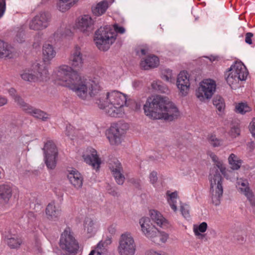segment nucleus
<instances>
[{
	"mask_svg": "<svg viewBox=\"0 0 255 255\" xmlns=\"http://www.w3.org/2000/svg\"><path fill=\"white\" fill-rule=\"evenodd\" d=\"M213 105L219 111H222L225 108V103L223 99L220 97L217 96L213 100Z\"/></svg>",
	"mask_w": 255,
	"mask_h": 255,
	"instance_id": "obj_38",
	"label": "nucleus"
},
{
	"mask_svg": "<svg viewBox=\"0 0 255 255\" xmlns=\"http://www.w3.org/2000/svg\"><path fill=\"white\" fill-rule=\"evenodd\" d=\"M60 3L58 5L59 9L62 11H65L70 7V3H68L71 0H58Z\"/></svg>",
	"mask_w": 255,
	"mask_h": 255,
	"instance_id": "obj_40",
	"label": "nucleus"
},
{
	"mask_svg": "<svg viewBox=\"0 0 255 255\" xmlns=\"http://www.w3.org/2000/svg\"><path fill=\"white\" fill-rule=\"evenodd\" d=\"M208 225L206 222H202L198 226H194L193 232L205 233L207 229Z\"/></svg>",
	"mask_w": 255,
	"mask_h": 255,
	"instance_id": "obj_42",
	"label": "nucleus"
},
{
	"mask_svg": "<svg viewBox=\"0 0 255 255\" xmlns=\"http://www.w3.org/2000/svg\"><path fill=\"white\" fill-rule=\"evenodd\" d=\"M18 194V189L9 185H0V204L5 205L9 203L12 197H16Z\"/></svg>",
	"mask_w": 255,
	"mask_h": 255,
	"instance_id": "obj_15",
	"label": "nucleus"
},
{
	"mask_svg": "<svg viewBox=\"0 0 255 255\" xmlns=\"http://www.w3.org/2000/svg\"><path fill=\"white\" fill-rule=\"evenodd\" d=\"M67 172V177L71 185L76 189L81 188L83 183V177L81 174L74 168L68 169Z\"/></svg>",
	"mask_w": 255,
	"mask_h": 255,
	"instance_id": "obj_21",
	"label": "nucleus"
},
{
	"mask_svg": "<svg viewBox=\"0 0 255 255\" xmlns=\"http://www.w3.org/2000/svg\"><path fill=\"white\" fill-rule=\"evenodd\" d=\"M84 57L80 46L75 45L71 50L69 57V62L72 68L81 69L84 64Z\"/></svg>",
	"mask_w": 255,
	"mask_h": 255,
	"instance_id": "obj_18",
	"label": "nucleus"
},
{
	"mask_svg": "<svg viewBox=\"0 0 255 255\" xmlns=\"http://www.w3.org/2000/svg\"><path fill=\"white\" fill-rule=\"evenodd\" d=\"M13 48L0 40V58H11Z\"/></svg>",
	"mask_w": 255,
	"mask_h": 255,
	"instance_id": "obj_29",
	"label": "nucleus"
},
{
	"mask_svg": "<svg viewBox=\"0 0 255 255\" xmlns=\"http://www.w3.org/2000/svg\"><path fill=\"white\" fill-rule=\"evenodd\" d=\"M252 111V108L250 107L246 103H239L236 106L235 111L236 113L245 114L247 112H250Z\"/></svg>",
	"mask_w": 255,
	"mask_h": 255,
	"instance_id": "obj_36",
	"label": "nucleus"
},
{
	"mask_svg": "<svg viewBox=\"0 0 255 255\" xmlns=\"http://www.w3.org/2000/svg\"><path fill=\"white\" fill-rule=\"evenodd\" d=\"M216 84L215 82L211 79H205L200 83L196 90V96L201 101L206 99H210L215 92Z\"/></svg>",
	"mask_w": 255,
	"mask_h": 255,
	"instance_id": "obj_12",
	"label": "nucleus"
},
{
	"mask_svg": "<svg viewBox=\"0 0 255 255\" xmlns=\"http://www.w3.org/2000/svg\"><path fill=\"white\" fill-rule=\"evenodd\" d=\"M162 78L165 80L166 82L172 83L173 82V78L172 75V72L170 69L164 70L162 72Z\"/></svg>",
	"mask_w": 255,
	"mask_h": 255,
	"instance_id": "obj_39",
	"label": "nucleus"
},
{
	"mask_svg": "<svg viewBox=\"0 0 255 255\" xmlns=\"http://www.w3.org/2000/svg\"><path fill=\"white\" fill-rule=\"evenodd\" d=\"M29 109L30 110H28L27 112V113L30 114L35 118L39 119L43 121H45L49 118V115L47 114L39 109H35L31 106Z\"/></svg>",
	"mask_w": 255,
	"mask_h": 255,
	"instance_id": "obj_31",
	"label": "nucleus"
},
{
	"mask_svg": "<svg viewBox=\"0 0 255 255\" xmlns=\"http://www.w3.org/2000/svg\"><path fill=\"white\" fill-rule=\"evenodd\" d=\"M113 2V0H104L99 2L95 6L92 7V12L96 16H100L105 12L110 3Z\"/></svg>",
	"mask_w": 255,
	"mask_h": 255,
	"instance_id": "obj_27",
	"label": "nucleus"
},
{
	"mask_svg": "<svg viewBox=\"0 0 255 255\" xmlns=\"http://www.w3.org/2000/svg\"><path fill=\"white\" fill-rule=\"evenodd\" d=\"M250 130L252 135L255 138V118H254L252 122L250 124Z\"/></svg>",
	"mask_w": 255,
	"mask_h": 255,
	"instance_id": "obj_50",
	"label": "nucleus"
},
{
	"mask_svg": "<svg viewBox=\"0 0 255 255\" xmlns=\"http://www.w3.org/2000/svg\"><path fill=\"white\" fill-rule=\"evenodd\" d=\"M116 34L110 25L101 27L95 32L94 40L97 47L101 50L106 51L115 42Z\"/></svg>",
	"mask_w": 255,
	"mask_h": 255,
	"instance_id": "obj_5",
	"label": "nucleus"
},
{
	"mask_svg": "<svg viewBox=\"0 0 255 255\" xmlns=\"http://www.w3.org/2000/svg\"><path fill=\"white\" fill-rule=\"evenodd\" d=\"M127 96L117 90H111L98 98L96 104L108 116L122 118L125 114L124 107L127 106Z\"/></svg>",
	"mask_w": 255,
	"mask_h": 255,
	"instance_id": "obj_3",
	"label": "nucleus"
},
{
	"mask_svg": "<svg viewBox=\"0 0 255 255\" xmlns=\"http://www.w3.org/2000/svg\"><path fill=\"white\" fill-rule=\"evenodd\" d=\"M136 250V244L134 240L129 233L121 235L118 247L120 255H134Z\"/></svg>",
	"mask_w": 255,
	"mask_h": 255,
	"instance_id": "obj_10",
	"label": "nucleus"
},
{
	"mask_svg": "<svg viewBox=\"0 0 255 255\" xmlns=\"http://www.w3.org/2000/svg\"><path fill=\"white\" fill-rule=\"evenodd\" d=\"M237 187L240 192L244 194L252 206L255 205V196L249 187V183L247 180L240 179L237 181Z\"/></svg>",
	"mask_w": 255,
	"mask_h": 255,
	"instance_id": "obj_19",
	"label": "nucleus"
},
{
	"mask_svg": "<svg viewBox=\"0 0 255 255\" xmlns=\"http://www.w3.org/2000/svg\"><path fill=\"white\" fill-rule=\"evenodd\" d=\"M47 218L50 220H56L59 218L61 214V209L56 206L54 202L48 204L45 209Z\"/></svg>",
	"mask_w": 255,
	"mask_h": 255,
	"instance_id": "obj_23",
	"label": "nucleus"
},
{
	"mask_svg": "<svg viewBox=\"0 0 255 255\" xmlns=\"http://www.w3.org/2000/svg\"><path fill=\"white\" fill-rule=\"evenodd\" d=\"M141 230L144 235L156 244L165 243L168 238V235L163 232H160L146 217H142L139 221Z\"/></svg>",
	"mask_w": 255,
	"mask_h": 255,
	"instance_id": "obj_4",
	"label": "nucleus"
},
{
	"mask_svg": "<svg viewBox=\"0 0 255 255\" xmlns=\"http://www.w3.org/2000/svg\"><path fill=\"white\" fill-rule=\"evenodd\" d=\"M24 39V34L23 33H20L19 35H17L16 37V40L18 42H22L23 41V39Z\"/></svg>",
	"mask_w": 255,
	"mask_h": 255,
	"instance_id": "obj_53",
	"label": "nucleus"
},
{
	"mask_svg": "<svg viewBox=\"0 0 255 255\" xmlns=\"http://www.w3.org/2000/svg\"><path fill=\"white\" fill-rule=\"evenodd\" d=\"M109 231L111 232H115V229L114 228H112V227H110L109 228Z\"/></svg>",
	"mask_w": 255,
	"mask_h": 255,
	"instance_id": "obj_57",
	"label": "nucleus"
},
{
	"mask_svg": "<svg viewBox=\"0 0 255 255\" xmlns=\"http://www.w3.org/2000/svg\"><path fill=\"white\" fill-rule=\"evenodd\" d=\"M207 140L209 143L214 147L221 146L223 145V140L218 138L215 135L211 134L208 135Z\"/></svg>",
	"mask_w": 255,
	"mask_h": 255,
	"instance_id": "obj_37",
	"label": "nucleus"
},
{
	"mask_svg": "<svg viewBox=\"0 0 255 255\" xmlns=\"http://www.w3.org/2000/svg\"><path fill=\"white\" fill-rule=\"evenodd\" d=\"M228 161L231 168L233 170L239 169L242 163V161L234 153L230 155L228 158Z\"/></svg>",
	"mask_w": 255,
	"mask_h": 255,
	"instance_id": "obj_32",
	"label": "nucleus"
},
{
	"mask_svg": "<svg viewBox=\"0 0 255 255\" xmlns=\"http://www.w3.org/2000/svg\"><path fill=\"white\" fill-rule=\"evenodd\" d=\"M8 93L10 96H11L12 98L14 99V97L15 96H18L19 95H17L16 93V91L13 88H10L8 90Z\"/></svg>",
	"mask_w": 255,
	"mask_h": 255,
	"instance_id": "obj_51",
	"label": "nucleus"
},
{
	"mask_svg": "<svg viewBox=\"0 0 255 255\" xmlns=\"http://www.w3.org/2000/svg\"><path fill=\"white\" fill-rule=\"evenodd\" d=\"M128 128L126 123H113L108 132L107 137L112 145H119L122 142V137Z\"/></svg>",
	"mask_w": 255,
	"mask_h": 255,
	"instance_id": "obj_9",
	"label": "nucleus"
},
{
	"mask_svg": "<svg viewBox=\"0 0 255 255\" xmlns=\"http://www.w3.org/2000/svg\"><path fill=\"white\" fill-rule=\"evenodd\" d=\"M6 243L8 247L11 249H17L19 248L22 243V240L18 237H12L7 239Z\"/></svg>",
	"mask_w": 255,
	"mask_h": 255,
	"instance_id": "obj_34",
	"label": "nucleus"
},
{
	"mask_svg": "<svg viewBox=\"0 0 255 255\" xmlns=\"http://www.w3.org/2000/svg\"><path fill=\"white\" fill-rule=\"evenodd\" d=\"M59 246L62 250L69 254L75 253L78 251V244L72 235L69 228H66L61 234Z\"/></svg>",
	"mask_w": 255,
	"mask_h": 255,
	"instance_id": "obj_11",
	"label": "nucleus"
},
{
	"mask_svg": "<svg viewBox=\"0 0 255 255\" xmlns=\"http://www.w3.org/2000/svg\"><path fill=\"white\" fill-rule=\"evenodd\" d=\"M20 77L23 80L30 82L46 81L48 78V70L39 64L21 71Z\"/></svg>",
	"mask_w": 255,
	"mask_h": 255,
	"instance_id": "obj_7",
	"label": "nucleus"
},
{
	"mask_svg": "<svg viewBox=\"0 0 255 255\" xmlns=\"http://www.w3.org/2000/svg\"><path fill=\"white\" fill-rule=\"evenodd\" d=\"M76 132L77 130H76L74 127L71 125H68L66 126L65 134L71 139L73 138V137L76 134Z\"/></svg>",
	"mask_w": 255,
	"mask_h": 255,
	"instance_id": "obj_41",
	"label": "nucleus"
},
{
	"mask_svg": "<svg viewBox=\"0 0 255 255\" xmlns=\"http://www.w3.org/2000/svg\"><path fill=\"white\" fill-rule=\"evenodd\" d=\"M159 64V58L155 55H151L141 61L140 66L142 69L148 70L150 68L156 67Z\"/></svg>",
	"mask_w": 255,
	"mask_h": 255,
	"instance_id": "obj_25",
	"label": "nucleus"
},
{
	"mask_svg": "<svg viewBox=\"0 0 255 255\" xmlns=\"http://www.w3.org/2000/svg\"><path fill=\"white\" fill-rule=\"evenodd\" d=\"M45 163L48 169H54L56 165L58 150L56 145L52 140H48L43 148Z\"/></svg>",
	"mask_w": 255,
	"mask_h": 255,
	"instance_id": "obj_13",
	"label": "nucleus"
},
{
	"mask_svg": "<svg viewBox=\"0 0 255 255\" xmlns=\"http://www.w3.org/2000/svg\"><path fill=\"white\" fill-rule=\"evenodd\" d=\"M253 34L251 32H248L246 34L245 41L249 44H252V38L253 37Z\"/></svg>",
	"mask_w": 255,
	"mask_h": 255,
	"instance_id": "obj_49",
	"label": "nucleus"
},
{
	"mask_svg": "<svg viewBox=\"0 0 255 255\" xmlns=\"http://www.w3.org/2000/svg\"><path fill=\"white\" fill-rule=\"evenodd\" d=\"M180 211L183 216L185 218L190 217L189 206L187 204H182L180 206Z\"/></svg>",
	"mask_w": 255,
	"mask_h": 255,
	"instance_id": "obj_43",
	"label": "nucleus"
},
{
	"mask_svg": "<svg viewBox=\"0 0 255 255\" xmlns=\"http://www.w3.org/2000/svg\"><path fill=\"white\" fill-rule=\"evenodd\" d=\"M148 178L150 183L155 185L158 180L157 173L154 171L151 172L149 175Z\"/></svg>",
	"mask_w": 255,
	"mask_h": 255,
	"instance_id": "obj_44",
	"label": "nucleus"
},
{
	"mask_svg": "<svg viewBox=\"0 0 255 255\" xmlns=\"http://www.w3.org/2000/svg\"><path fill=\"white\" fill-rule=\"evenodd\" d=\"M176 86L182 96H186L190 87V77L188 73L185 71H181L178 75Z\"/></svg>",
	"mask_w": 255,
	"mask_h": 255,
	"instance_id": "obj_17",
	"label": "nucleus"
},
{
	"mask_svg": "<svg viewBox=\"0 0 255 255\" xmlns=\"http://www.w3.org/2000/svg\"><path fill=\"white\" fill-rule=\"evenodd\" d=\"M14 101L17 105L26 113H27L28 110H30L29 108L31 106L25 103L24 100L19 95L14 97Z\"/></svg>",
	"mask_w": 255,
	"mask_h": 255,
	"instance_id": "obj_35",
	"label": "nucleus"
},
{
	"mask_svg": "<svg viewBox=\"0 0 255 255\" xmlns=\"http://www.w3.org/2000/svg\"><path fill=\"white\" fill-rule=\"evenodd\" d=\"M94 21L91 16L84 15L78 20L77 27L83 33L89 35L94 30Z\"/></svg>",
	"mask_w": 255,
	"mask_h": 255,
	"instance_id": "obj_20",
	"label": "nucleus"
},
{
	"mask_svg": "<svg viewBox=\"0 0 255 255\" xmlns=\"http://www.w3.org/2000/svg\"><path fill=\"white\" fill-rule=\"evenodd\" d=\"M89 255H101V254L98 251L93 250L90 252Z\"/></svg>",
	"mask_w": 255,
	"mask_h": 255,
	"instance_id": "obj_55",
	"label": "nucleus"
},
{
	"mask_svg": "<svg viewBox=\"0 0 255 255\" xmlns=\"http://www.w3.org/2000/svg\"><path fill=\"white\" fill-rule=\"evenodd\" d=\"M6 9L5 0H0V18L3 15Z\"/></svg>",
	"mask_w": 255,
	"mask_h": 255,
	"instance_id": "obj_46",
	"label": "nucleus"
},
{
	"mask_svg": "<svg viewBox=\"0 0 255 255\" xmlns=\"http://www.w3.org/2000/svg\"><path fill=\"white\" fill-rule=\"evenodd\" d=\"M194 233L198 239L203 240L205 237V235L202 234V233L196 231V232H194Z\"/></svg>",
	"mask_w": 255,
	"mask_h": 255,
	"instance_id": "obj_52",
	"label": "nucleus"
},
{
	"mask_svg": "<svg viewBox=\"0 0 255 255\" xmlns=\"http://www.w3.org/2000/svg\"><path fill=\"white\" fill-rule=\"evenodd\" d=\"M84 161L91 165L94 169H98L101 164V160L96 150L92 147L87 148L83 154Z\"/></svg>",
	"mask_w": 255,
	"mask_h": 255,
	"instance_id": "obj_16",
	"label": "nucleus"
},
{
	"mask_svg": "<svg viewBox=\"0 0 255 255\" xmlns=\"http://www.w3.org/2000/svg\"><path fill=\"white\" fill-rule=\"evenodd\" d=\"M209 155L213 161L215 163L216 167L220 170L221 172L224 175L226 173V168L222 161L219 160L218 156L213 152H210Z\"/></svg>",
	"mask_w": 255,
	"mask_h": 255,
	"instance_id": "obj_33",
	"label": "nucleus"
},
{
	"mask_svg": "<svg viewBox=\"0 0 255 255\" xmlns=\"http://www.w3.org/2000/svg\"><path fill=\"white\" fill-rule=\"evenodd\" d=\"M149 215L151 220L157 226L163 227L166 226L168 223V221L163 217L162 214L156 210H150Z\"/></svg>",
	"mask_w": 255,
	"mask_h": 255,
	"instance_id": "obj_24",
	"label": "nucleus"
},
{
	"mask_svg": "<svg viewBox=\"0 0 255 255\" xmlns=\"http://www.w3.org/2000/svg\"><path fill=\"white\" fill-rule=\"evenodd\" d=\"M114 30H113L115 32L123 34L125 32V29L122 26H119L118 24H114Z\"/></svg>",
	"mask_w": 255,
	"mask_h": 255,
	"instance_id": "obj_48",
	"label": "nucleus"
},
{
	"mask_svg": "<svg viewBox=\"0 0 255 255\" xmlns=\"http://www.w3.org/2000/svg\"><path fill=\"white\" fill-rule=\"evenodd\" d=\"M248 74V70L243 63L235 62L230 68L227 82L232 88H236L240 81L246 79Z\"/></svg>",
	"mask_w": 255,
	"mask_h": 255,
	"instance_id": "obj_8",
	"label": "nucleus"
},
{
	"mask_svg": "<svg viewBox=\"0 0 255 255\" xmlns=\"http://www.w3.org/2000/svg\"><path fill=\"white\" fill-rule=\"evenodd\" d=\"M54 83L70 88L84 100L101 96L102 88L98 82L82 78L74 73L73 68L67 65L57 67L52 74Z\"/></svg>",
	"mask_w": 255,
	"mask_h": 255,
	"instance_id": "obj_1",
	"label": "nucleus"
},
{
	"mask_svg": "<svg viewBox=\"0 0 255 255\" xmlns=\"http://www.w3.org/2000/svg\"><path fill=\"white\" fill-rule=\"evenodd\" d=\"M208 58L210 60L211 62H213L216 60L217 57L211 56L209 57H208Z\"/></svg>",
	"mask_w": 255,
	"mask_h": 255,
	"instance_id": "obj_56",
	"label": "nucleus"
},
{
	"mask_svg": "<svg viewBox=\"0 0 255 255\" xmlns=\"http://www.w3.org/2000/svg\"><path fill=\"white\" fill-rule=\"evenodd\" d=\"M1 176H2V172H1V170H0V178L1 177Z\"/></svg>",
	"mask_w": 255,
	"mask_h": 255,
	"instance_id": "obj_58",
	"label": "nucleus"
},
{
	"mask_svg": "<svg viewBox=\"0 0 255 255\" xmlns=\"http://www.w3.org/2000/svg\"><path fill=\"white\" fill-rule=\"evenodd\" d=\"M143 108L144 114L153 119L172 121L180 116L177 107L166 97L156 95L149 97Z\"/></svg>",
	"mask_w": 255,
	"mask_h": 255,
	"instance_id": "obj_2",
	"label": "nucleus"
},
{
	"mask_svg": "<svg viewBox=\"0 0 255 255\" xmlns=\"http://www.w3.org/2000/svg\"><path fill=\"white\" fill-rule=\"evenodd\" d=\"M166 199L168 203L174 212H176L177 208L176 206L177 200L178 198V193L177 191L171 192L167 191L166 193Z\"/></svg>",
	"mask_w": 255,
	"mask_h": 255,
	"instance_id": "obj_30",
	"label": "nucleus"
},
{
	"mask_svg": "<svg viewBox=\"0 0 255 255\" xmlns=\"http://www.w3.org/2000/svg\"><path fill=\"white\" fill-rule=\"evenodd\" d=\"M56 55V51L52 45L45 43L42 47L43 60L44 62L49 63Z\"/></svg>",
	"mask_w": 255,
	"mask_h": 255,
	"instance_id": "obj_26",
	"label": "nucleus"
},
{
	"mask_svg": "<svg viewBox=\"0 0 255 255\" xmlns=\"http://www.w3.org/2000/svg\"><path fill=\"white\" fill-rule=\"evenodd\" d=\"M209 179L212 203L217 206L220 204V200L223 194V178L218 169L214 167L211 170Z\"/></svg>",
	"mask_w": 255,
	"mask_h": 255,
	"instance_id": "obj_6",
	"label": "nucleus"
},
{
	"mask_svg": "<svg viewBox=\"0 0 255 255\" xmlns=\"http://www.w3.org/2000/svg\"><path fill=\"white\" fill-rule=\"evenodd\" d=\"M99 228L98 223L90 218H87L85 222L84 229L90 234H94Z\"/></svg>",
	"mask_w": 255,
	"mask_h": 255,
	"instance_id": "obj_28",
	"label": "nucleus"
},
{
	"mask_svg": "<svg viewBox=\"0 0 255 255\" xmlns=\"http://www.w3.org/2000/svg\"><path fill=\"white\" fill-rule=\"evenodd\" d=\"M50 19L49 15L45 12L40 13L35 16L29 22V29L40 30L46 28Z\"/></svg>",
	"mask_w": 255,
	"mask_h": 255,
	"instance_id": "obj_14",
	"label": "nucleus"
},
{
	"mask_svg": "<svg viewBox=\"0 0 255 255\" xmlns=\"http://www.w3.org/2000/svg\"><path fill=\"white\" fill-rule=\"evenodd\" d=\"M240 134V129L237 127L232 128L229 132L230 135L233 138H236L239 136Z\"/></svg>",
	"mask_w": 255,
	"mask_h": 255,
	"instance_id": "obj_45",
	"label": "nucleus"
},
{
	"mask_svg": "<svg viewBox=\"0 0 255 255\" xmlns=\"http://www.w3.org/2000/svg\"><path fill=\"white\" fill-rule=\"evenodd\" d=\"M110 168L117 183L119 185H122L125 181V178L122 173L123 170L121 163L116 159L110 163Z\"/></svg>",
	"mask_w": 255,
	"mask_h": 255,
	"instance_id": "obj_22",
	"label": "nucleus"
},
{
	"mask_svg": "<svg viewBox=\"0 0 255 255\" xmlns=\"http://www.w3.org/2000/svg\"><path fill=\"white\" fill-rule=\"evenodd\" d=\"M8 103L7 97L0 95V107L6 106Z\"/></svg>",
	"mask_w": 255,
	"mask_h": 255,
	"instance_id": "obj_47",
	"label": "nucleus"
},
{
	"mask_svg": "<svg viewBox=\"0 0 255 255\" xmlns=\"http://www.w3.org/2000/svg\"><path fill=\"white\" fill-rule=\"evenodd\" d=\"M140 52L142 55H145L148 52V48L147 47L141 48Z\"/></svg>",
	"mask_w": 255,
	"mask_h": 255,
	"instance_id": "obj_54",
	"label": "nucleus"
}]
</instances>
